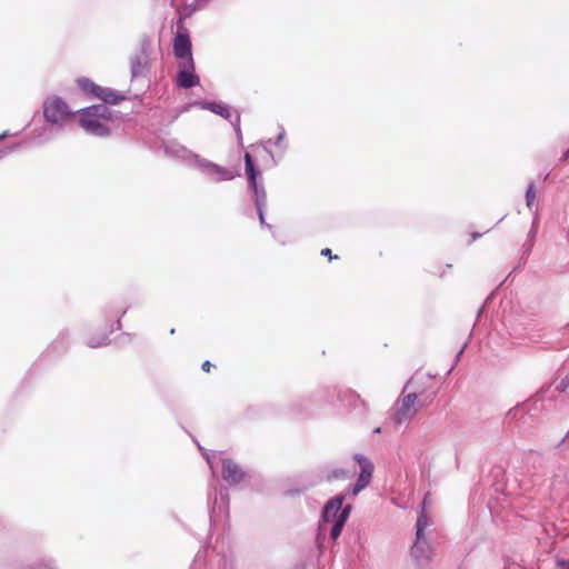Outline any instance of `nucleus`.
Segmentation results:
<instances>
[{
  "instance_id": "obj_7",
  "label": "nucleus",
  "mask_w": 569,
  "mask_h": 569,
  "mask_svg": "<svg viewBox=\"0 0 569 569\" xmlns=\"http://www.w3.org/2000/svg\"><path fill=\"white\" fill-rule=\"evenodd\" d=\"M191 168L197 169L207 179L216 183L233 180L238 176V173L231 169L221 167L206 158H202L199 154L197 158H194V162L192 163Z\"/></svg>"
},
{
  "instance_id": "obj_26",
  "label": "nucleus",
  "mask_w": 569,
  "mask_h": 569,
  "mask_svg": "<svg viewBox=\"0 0 569 569\" xmlns=\"http://www.w3.org/2000/svg\"><path fill=\"white\" fill-rule=\"evenodd\" d=\"M559 390L569 389V373L561 380L559 386L557 387Z\"/></svg>"
},
{
  "instance_id": "obj_6",
  "label": "nucleus",
  "mask_w": 569,
  "mask_h": 569,
  "mask_svg": "<svg viewBox=\"0 0 569 569\" xmlns=\"http://www.w3.org/2000/svg\"><path fill=\"white\" fill-rule=\"evenodd\" d=\"M42 110L47 122L57 124L62 129L74 116V112L70 109L68 103L58 96L46 98Z\"/></svg>"
},
{
  "instance_id": "obj_1",
  "label": "nucleus",
  "mask_w": 569,
  "mask_h": 569,
  "mask_svg": "<svg viewBox=\"0 0 569 569\" xmlns=\"http://www.w3.org/2000/svg\"><path fill=\"white\" fill-rule=\"evenodd\" d=\"M345 500L346 495L339 493L325 503L318 527V540L327 531L332 541L338 540L352 509L351 505H343Z\"/></svg>"
},
{
  "instance_id": "obj_27",
  "label": "nucleus",
  "mask_w": 569,
  "mask_h": 569,
  "mask_svg": "<svg viewBox=\"0 0 569 569\" xmlns=\"http://www.w3.org/2000/svg\"><path fill=\"white\" fill-rule=\"evenodd\" d=\"M557 568L558 569H569V559L568 560L558 559L557 560Z\"/></svg>"
},
{
  "instance_id": "obj_20",
  "label": "nucleus",
  "mask_w": 569,
  "mask_h": 569,
  "mask_svg": "<svg viewBox=\"0 0 569 569\" xmlns=\"http://www.w3.org/2000/svg\"><path fill=\"white\" fill-rule=\"evenodd\" d=\"M192 106L200 107L203 110H210L211 112L219 114L227 120H231L232 118V111L230 107L223 102L200 101L193 103Z\"/></svg>"
},
{
  "instance_id": "obj_30",
  "label": "nucleus",
  "mask_w": 569,
  "mask_h": 569,
  "mask_svg": "<svg viewBox=\"0 0 569 569\" xmlns=\"http://www.w3.org/2000/svg\"><path fill=\"white\" fill-rule=\"evenodd\" d=\"M536 233H537V227H536V221H533L532 228L530 229L528 237L530 239H533L536 237Z\"/></svg>"
},
{
  "instance_id": "obj_14",
  "label": "nucleus",
  "mask_w": 569,
  "mask_h": 569,
  "mask_svg": "<svg viewBox=\"0 0 569 569\" xmlns=\"http://www.w3.org/2000/svg\"><path fill=\"white\" fill-rule=\"evenodd\" d=\"M62 130L63 129L57 124L46 121L44 124L34 128L30 132V138L34 144L41 146L57 138Z\"/></svg>"
},
{
  "instance_id": "obj_10",
  "label": "nucleus",
  "mask_w": 569,
  "mask_h": 569,
  "mask_svg": "<svg viewBox=\"0 0 569 569\" xmlns=\"http://www.w3.org/2000/svg\"><path fill=\"white\" fill-rule=\"evenodd\" d=\"M150 69V44L143 42L140 51L130 58V72L132 79L147 77Z\"/></svg>"
},
{
  "instance_id": "obj_17",
  "label": "nucleus",
  "mask_w": 569,
  "mask_h": 569,
  "mask_svg": "<svg viewBox=\"0 0 569 569\" xmlns=\"http://www.w3.org/2000/svg\"><path fill=\"white\" fill-rule=\"evenodd\" d=\"M340 398V390L337 387H329L323 390H320L313 393L309 399H305L303 402L307 405H319V403H330L332 405L336 399Z\"/></svg>"
},
{
  "instance_id": "obj_12",
  "label": "nucleus",
  "mask_w": 569,
  "mask_h": 569,
  "mask_svg": "<svg viewBox=\"0 0 569 569\" xmlns=\"http://www.w3.org/2000/svg\"><path fill=\"white\" fill-rule=\"evenodd\" d=\"M355 460L359 463L361 471L357 479V482L352 487V496H357L361 490H363L370 482L372 472H373V465L369 459H367L362 455H355Z\"/></svg>"
},
{
  "instance_id": "obj_18",
  "label": "nucleus",
  "mask_w": 569,
  "mask_h": 569,
  "mask_svg": "<svg viewBox=\"0 0 569 569\" xmlns=\"http://www.w3.org/2000/svg\"><path fill=\"white\" fill-rule=\"evenodd\" d=\"M411 555L419 565L429 561L431 549L425 537L416 536V541L411 548Z\"/></svg>"
},
{
  "instance_id": "obj_13",
  "label": "nucleus",
  "mask_w": 569,
  "mask_h": 569,
  "mask_svg": "<svg viewBox=\"0 0 569 569\" xmlns=\"http://www.w3.org/2000/svg\"><path fill=\"white\" fill-rule=\"evenodd\" d=\"M177 86L182 89H190L199 84L200 79L194 72L193 59L181 63L176 78Z\"/></svg>"
},
{
  "instance_id": "obj_36",
  "label": "nucleus",
  "mask_w": 569,
  "mask_h": 569,
  "mask_svg": "<svg viewBox=\"0 0 569 569\" xmlns=\"http://www.w3.org/2000/svg\"><path fill=\"white\" fill-rule=\"evenodd\" d=\"M480 237V233H472V239L476 240L477 238Z\"/></svg>"
},
{
  "instance_id": "obj_9",
  "label": "nucleus",
  "mask_w": 569,
  "mask_h": 569,
  "mask_svg": "<svg viewBox=\"0 0 569 569\" xmlns=\"http://www.w3.org/2000/svg\"><path fill=\"white\" fill-rule=\"evenodd\" d=\"M280 131L274 139H267L260 142L263 151L269 154L271 166L276 167L284 157L288 143L286 142V130L279 127Z\"/></svg>"
},
{
  "instance_id": "obj_11",
  "label": "nucleus",
  "mask_w": 569,
  "mask_h": 569,
  "mask_svg": "<svg viewBox=\"0 0 569 569\" xmlns=\"http://www.w3.org/2000/svg\"><path fill=\"white\" fill-rule=\"evenodd\" d=\"M163 150L168 157L183 161L187 166L191 167L194 162L197 153L189 150L187 147L177 140H168L163 142Z\"/></svg>"
},
{
  "instance_id": "obj_5",
  "label": "nucleus",
  "mask_w": 569,
  "mask_h": 569,
  "mask_svg": "<svg viewBox=\"0 0 569 569\" xmlns=\"http://www.w3.org/2000/svg\"><path fill=\"white\" fill-rule=\"evenodd\" d=\"M101 312L106 319L104 330L102 333L91 335L86 339V345L90 348H100L110 343L109 336L121 329V317L127 312V309L120 310L113 305H108Z\"/></svg>"
},
{
  "instance_id": "obj_4",
  "label": "nucleus",
  "mask_w": 569,
  "mask_h": 569,
  "mask_svg": "<svg viewBox=\"0 0 569 569\" xmlns=\"http://www.w3.org/2000/svg\"><path fill=\"white\" fill-rule=\"evenodd\" d=\"M421 391L422 388L419 386L416 387V392L401 391L391 408L390 420L395 426L400 427L409 423L416 417L419 409L425 406L423 401L419 399V392Z\"/></svg>"
},
{
  "instance_id": "obj_31",
  "label": "nucleus",
  "mask_w": 569,
  "mask_h": 569,
  "mask_svg": "<svg viewBox=\"0 0 569 569\" xmlns=\"http://www.w3.org/2000/svg\"><path fill=\"white\" fill-rule=\"evenodd\" d=\"M202 370L206 371V372H209L210 371V368H211V363L210 361H204L201 366Z\"/></svg>"
},
{
  "instance_id": "obj_38",
  "label": "nucleus",
  "mask_w": 569,
  "mask_h": 569,
  "mask_svg": "<svg viewBox=\"0 0 569 569\" xmlns=\"http://www.w3.org/2000/svg\"><path fill=\"white\" fill-rule=\"evenodd\" d=\"M563 440L569 441V430L567 431L566 437H565V439H563Z\"/></svg>"
},
{
  "instance_id": "obj_22",
  "label": "nucleus",
  "mask_w": 569,
  "mask_h": 569,
  "mask_svg": "<svg viewBox=\"0 0 569 569\" xmlns=\"http://www.w3.org/2000/svg\"><path fill=\"white\" fill-rule=\"evenodd\" d=\"M69 340H70V332L69 330L64 329L59 332L54 341L51 343L50 349L52 352L56 353H62L64 352L69 347Z\"/></svg>"
},
{
  "instance_id": "obj_15",
  "label": "nucleus",
  "mask_w": 569,
  "mask_h": 569,
  "mask_svg": "<svg viewBox=\"0 0 569 569\" xmlns=\"http://www.w3.org/2000/svg\"><path fill=\"white\" fill-rule=\"evenodd\" d=\"M246 477L242 468L231 459H222V478L230 486L240 483Z\"/></svg>"
},
{
  "instance_id": "obj_32",
  "label": "nucleus",
  "mask_w": 569,
  "mask_h": 569,
  "mask_svg": "<svg viewBox=\"0 0 569 569\" xmlns=\"http://www.w3.org/2000/svg\"><path fill=\"white\" fill-rule=\"evenodd\" d=\"M12 136L8 130L7 131H3L1 134H0V141H3L6 138ZM13 136H18V133H14Z\"/></svg>"
},
{
  "instance_id": "obj_25",
  "label": "nucleus",
  "mask_w": 569,
  "mask_h": 569,
  "mask_svg": "<svg viewBox=\"0 0 569 569\" xmlns=\"http://www.w3.org/2000/svg\"><path fill=\"white\" fill-rule=\"evenodd\" d=\"M535 199H536L535 183L530 182L527 188V191H526V204L529 209L532 208Z\"/></svg>"
},
{
  "instance_id": "obj_28",
  "label": "nucleus",
  "mask_w": 569,
  "mask_h": 569,
  "mask_svg": "<svg viewBox=\"0 0 569 569\" xmlns=\"http://www.w3.org/2000/svg\"><path fill=\"white\" fill-rule=\"evenodd\" d=\"M321 256L329 257L330 260L338 259V256H332V251L329 248H325L321 250Z\"/></svg>"
},
{
  "instance_id": "obj_35",
  "label": "nucleus",
  "mask_w": 569,
  "mask_h": 569,
  "mask_svg": "<svg viewBox=\"0 0 569 569\" xmlns=\"http://www.w3.org/2000/svg\"><path fill=\"white\" fill-rule=\"evenodd\" d=\"M7 154H8V153H7V150H6V149L0 150V160H1L2 158H4Z\"/></svg>"
},
{
  "instance_id": "obj_24",
  "label": "nucleus",
  "mask_w": 569,
  "mask_h": 569,
  "mask_svg": "<svg viewBox=\"0 0 569 569\" xmlns=\"http://www.w3.org/2000/svg\"><path fill=\"white\" fill-rule=\"evenodd\" d=\"M351 476L350 471L345 470L342 468H337L330 471L328 475V479H347Z\"/></svg>"
},
{
  "instance_id": "obj_2",
  "label": "nucleus",
  "mask_w": 569,
  "mask_h": 569,
  "mask_svg": "<svg viewBox=\"0 0 569 569\" xmlns=\"http://www.w3.org/2000/svg\"><path fill=\"white\" fill-rule=\"evenodd\" d=\"M244 169L248 178V189L251 193V199L256 207L260 224L264 228L271 229L264 218V209L267 207V192L262 182L261 173L256 167L253 158L249 152L244 153Z\"/></svg>"
},
{
  "instance_id": "obj_39",
  "label": "nucleus",
  "mask_w": 569,
  "mask_h": 569,
  "mask_svg": "<svg viewBox=\"0 0 569 569\" xmlns=\"http://www.w3.org/2000/svg\"><path fill=\"white\" fill-rule=\"evenodd\" d=\"M380 431H381V429L379 427L375 429L376 433H379Z\"/></svg>"
},
{
  "instance_id": "obj_37",
  "label": "nucleus",
  "mask_w": 569,
  "mask_h": 569,
  "mask_svg": "<svg viewBox=\"0 0 569 569\" xmlns=\"http://www.w3.org/2000/svg\"><path fill=\"white\" fill-rule=\"evenodd\" d=\"M483 308H485V306H482V307L479 309V311H478V317H479V316L481 315V312L483 311Z\"/></svg>"
},
{
  "instance_id": "obj_40",
  "label": "nucleus",
  "mask_w": 569,
  "mask_h": 569,
  "mask_svg": "<svg viewBox=\"0 0 569 569\" xmlns=\"http://www.w3.org/2000/svg\"><path fill=\"white\" fill-rule=\"evenodd\" d=\"M356 398L365 405V402L360 399V396L356 395Z\"/></svg>"
},
{
  "instance_id": "obj_16",
  "label": "nucleus",
  "mask_w": 569,
  "mask_h": 569,
  "mask_svg": "<svg viewBox=\"0 0 569 569\" xmlns=\"http://www.w3.org/2000/svg\"><path fill=\"white\" fill-rule=\"evenodd\" d=\"M191 40L188 33L179 32L173 40V52L178 59L190 60L192 58Z\"/></svg>"
},
{
  "instance_id": "obj_8",
  "label": "nucleus",
  "mask_w": 569,
  "mask_h": 569,
  "mask_svg": "<svg viewBox=\"0 0 569 569\" xmlns=\"http://www.w3.org/2000/svg\"><path fill=\"white\" fill-rule=\"evenodd\" d=\"M77 83L83 92L91 94L93 98L100 99L104 103L117 104L124 99V96L112 89L97 86L88 78H79Z\"/></svg>"
},
{
  "instance_id": "obj_33",
  "label": "nucleus",
  "mask_w": 569,
  "mask_h": 569,
  "mask_svg": "<svg viewBox=\"0 0 569 569\" xmlns=\"http://www.w3.org/2000/svg\"><path fill=\"white\" fill-rule=\"evenodd\" d=\"M239 122H240V116H239L238 113H236V116H234V122H232V123L237 126V131H238V132L240 131Z\"/></svg>"
},
{
  "instance_id": "obj_23",
  "label": "nucleus",
  "mask_w": 569,
  "mask_h": 569,
  "mask_svg": "<svg viewBox=\"0 0 569 569\" xmlns=\"http://www.w3.org/2000/svg\"><path fill=\"white\" fill-rule=\"evenodd\" d=\"M429 526L428 517L421 512L416 523V536L425 537V529Z\"/></svg>"
},
{
  "instance_id": "obj_3",
  "label": "nucleus",
  "mask_w": 569,
  "mask_h": 569,
  "mask_svg": "<svg viewBox=\"0 0 569 569\" xmlns=\"http://www.w3.org/2000/svg\"><path fill=\"white\" fill-rule=\"evenodd\" d=\"M108 103L93 104L79 111V122L83 130L92 136L106 137L110 129L106 124L111 118V110Z\"/></svg>"
},
{
  "instance_id": "obj_29",
  "label": "nucleus",
  "mask_w": 569,
  "mask_h": 569,
  "mask_svg": "<svg viewBox=\"0 0 569 569\" xmlns=\"http://www.w3.org/2000/svg\"><path fill=\"white\" fill-rule=\"evenodd\" d=\"M21 146H22L21 142H17V143H13L12 146L6 147L4 149L7 150V153H10V152H13V151L20 149Z\"/></svg>"
},
{
  "instance_id": "obj_34",
  "label": "nucleus",
  "mask_w": 569,
  "mask_h": 569,
  "mask_svg": "<svg viewBox=\"0 0 569 569\" xmlns=\"http://www.w3.org/2000/svg\"><path fill=\"white\" fill-rule=\"evenodd\" d=\"M466 346H467V345L465 343V345H463V347L460 349V351L457 353V356H456V360H455V363H457V362L459 361V359H460L461 355H462V353H463V351H465Z\"/></svg>"
},
{
  "instance_id": "obj_19",
  "label": "nucleus",
  "mask_w": 569,
  "mask_h": 569,
  "mask_svg": "<svg viewBox=\"0 0 569 569\" xmlns=\"http://www.w3.org/2000/svg\"><path fill=\"white\" fill-rule=\"evenodd\" d=\"M433 377L420 375L419 372L415 373L403 386V392H416V387L419 386L422 388V391L419 392V398L425 395V392L430 388Z\"/></svg>"
},
{
  "instance_id": "obj_21",
  "label": "nucleus",
  "mask_w": 569,
  "mask_h": 569,
  "mask_svg": "<svg viewBox=\"0 0 569 569\" xmlns=\"http://www.w3.org/2000/svg\"><path fill=\"white\" fill-rule=\"evenodd\" d=\"M209 500L211 501V509L213 513L216 512L217 509H219V511L226 509L229 503V495L227 488H220L219 492H214L213 498L210 492Z\"/></svg>"
}]
</instances>
